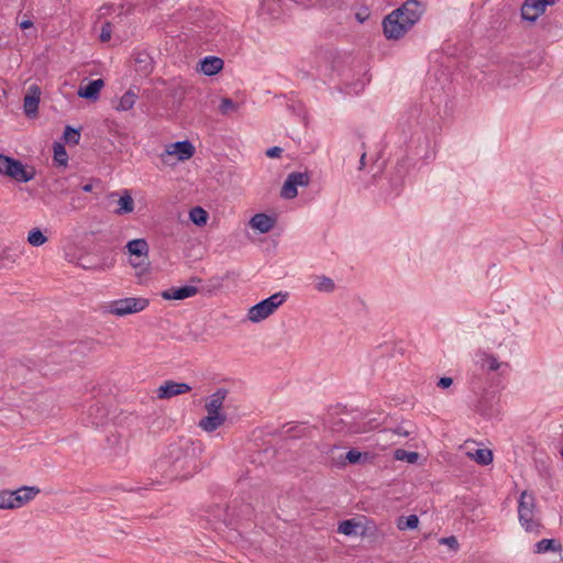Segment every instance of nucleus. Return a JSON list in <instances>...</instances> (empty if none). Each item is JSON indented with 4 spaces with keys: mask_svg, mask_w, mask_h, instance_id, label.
Listing matches in <instances>:
<instances>
[{
    "mask_svg": "<svg viewBox=\"0 0 563 563\" xmlns=\"http://www.w3.org/2000/svg\"><path fill=\"white\" fill-rule=\"evenodd\" d=\"M198 467L196 449L190 440L172 443L156 462V468L165 478H188Z\"/></svg>",
    "mask_w": 563,
    "mask_h": 563,
    "instance_id": "f257e3e1",
    "label": "nucleus"
},
{
    "mask_svg": "<svg viewBox=\"0 0 563 563\" xmlns=\"http://www.w3.org/2000/svg\"><path fill=\"white\" fill-rule=\"evenodd\" d=\"M426 5L419 0H406L401 7L393 10L383 20V32L387 40H400L421 19Z\"/></svg>",
    "mask_w": 563,
    "mask_h": 563,
    "instance_id": "f03ea898",
    "label": "nucleus"
},
{
    "mask_svg": "<svg viewBox=\"0 0 563 563\" xmlns=\"http://www.w3.org/2000/svg\"><path fill=\"white\" fill-rule=\"evenodd\" d=\"M518 519L521 527L530 533H540L542 525L532 493L523 490L518 500Z\"/></svg>",
    "mask_w": 563,
    "mask_h": 563,
    "instance_id": "7ed1b4c3",
    "label": "nucleus"
},
{
    "mask_svg": "<svg viewBox=\"0 0 563 563\" xmlns=\"http://www.w3.org/2000/svg\"><path fill=\"white\" fill-rule=\"evenodd\" d=\"M0 175L19 183H27L35 177V169L23 165L19 159L0 154Z\"/></svg>",
    "mask_w": 563,
    "mask_h": 563,
    "instance_id": "20e7f679",
    "label": "nucleus"
},
{
    "mask_svg": "<svg viewBox=\"0 0 563 563\" xmlns=\"http://www.w3.org/2000/svg\"><path fill=\"white\" fill-rule=\"evenodd\" d=\"M150 305L148 299L143 297H126L111 301L106 307V312L117 317H124L143 311Z\"/></svg>",
    "mask_w": 563,
    "mask_h": 563,
    "instance_id": "39448f33",
    "label": "nucleus"
},
{
    "mask_svg": "<svg viewBox=\"0 0 563 563\" xmlns=\"http://www.w3.org/2000/svg\"><path fill=\"white\" fill-rule=\"evenodd\" d=\"M287 298V294L276 292L271 297L252 306L247 312V319L252 322H261L268 318L274 311L282 306Z\"/></svg>",
    "mask_w": 563,
    "mask_h": 563,
    "instance_id": "423d86ee",
    "label": "nucleus"
},
{
    "mask_svg": "<svg viewBox=\"0 0 563 563\" xmlns=\"http://www.w3.org/2000/svg\"><path fill=\"white\" fill-rule=\"evenodd\" d=\"M125 250L131 256L130 264L134 268H142V271L146 269L148 266V252L150 246L146 240L144 239H134L126 243Z\"/></svg>",
    "mask_w": 563,
    "mask_h": 563,
    "instance_id": "0eeeda50",
    "label": "nucleus"
},
{
    "mask_svg": "<svg viewBox=\"0 0 563 563\" xmlns=\"http://www.w3.org/2000/svg\"><path fill=\"white\" fill-rule=\"evenodd\" d=\"M309 175L307 173L294 172L290 173L280 190V196L284 199H294L298 195V186H308Z\"/></svg>",
    "mask_w": 563,
    "mask_h": 563,
    "instance_id": "6e6552de",
    "label": "nucleus"
},
{
    "mask_svg": "<svg viewBox=\"0 0 563 563\" xmlns=\"http://www.w3.org/2000/svg\"><path fill=\"white\" fill-rule=\"evenodd\" d=\"M556 0H525L521 7L523 20L534 22L542 15L548 5L554 4Z\"/></svg>",
    "mask_w": 563,
    "mask_h": 563,
    "instance_id": "1a4fd4ad",
    "label": "nucleus"
},
{
    "mask_svg": "<svg viewBox=\"0 0 563 563\" xmlns=\"http://www.w3.org/2000/svg\"><path fill=\"white\" fill-rule=\"evenodd\" d=\"M191 390V386L187 383H178L172 379L165 380L157 389L156 397L161 400L170 399L176 396L187 394Z\"/></svg>",
    "mask_w": 563,
    "mask_h": 563,
    "instance_id": "9d476101",
    "label": "nucleus"
},
{
    "mask_svg": "<svg viewBox=\"0 0 563 563\" xmlns=\"http://www.w3.org/2000/svg\"><path fill=\"white\" fill-rule=\"evenodd\" d=\"M195 154V146L189 141H178L166 146L162 154L163 161L165 156H176L178 161H187Z\"/></svg>",
    "mask_w": 563,
    "mask_h": 563,
    "instance_id": "9b49d317",
    "label": "nucleus"
},
{
    "mask_svg": "<svg viewBox=\"0 0 563 563\" xmlns=\"http://www.w3.org/2000/svg\"><path fill=\"white\" fill-rule=\"evenodd\" d=\"M228 389L218 388L214 393H212L205 402V409L207 413H213L218 416H227L223 412V406L225 398L228 397Z\"/></svg>",
    "mask_w": 563,
    "mask_h": 563,
    "instance_id": "f8f14e48",
    "label": "nucleus"
},
{
    "mask_svg": "<svg viewBox=\"0 0 563 563\" xmlns=\"http://www.w3.org/2000/svg\"><path fill=\"white\" fill-rule=\"evenodd\" d=\"M118 199L115 200L118 208L113 211L118 216L129 214L134 211V200L128 189L123 190L121 195L113 191L108 195L109 199Z\"/></svg>",
    "mask_w": 563,
    "mask_h": 563,
    "instance_id": "ddd939ff",
    "label": "nucleus"
},
{
    "mask_svg": "<svg viewBox=\"0 0 563 563\" xmlns=\"http://www.w3.org/2000/svg\"><path fill=\"white\" fill-rule=\"evenodd\" d=\"M40 98V87L37 85H31L23 99V109L27 117L35 115L37 113Z\"/></svg>",
    "mask_w": 563,
    "mask_h": 563,
    "instance_id": "4468645a",
    "label": "nucleus"
},
{
    "mask_svg": "<svg viewBox=\"0 0 563 563\" xmlns=\"http://www.w3.org/2000/svg\"><path fill=\"white\" fill-rule=\"evenodd\" d=\"M14 509L20 508L27 504L40 493V489L34 486H22L15 490H11Z\"/></svg>",
    "mask_w": 563,
    "mask_h": 563,
    "instance_id": "2eb2a0df",
    "label": "nucleus"
},
{
    "mask_svg": "<svg viewBox=\"0 0 563 563\" xmlns=\"http://www.w3.org/2000/svg\"><path fill=\"white\" fill-rule=\"evenodd\" d=\"M198 294V288L196 286H183V287H172L162 292V297L165 300H184L186 298L194 297Z\"/></svg>",
    "mask_w": 563,
    "mask_h": 563,
    "instance_id": "dca6fc26",
    "label": "nucleus"
},
{
    "mask_svg": "<svg viewBox=\"0 0 563 563\" xmlns=\"http://www.w3.org/2000/svg\"><path fill=\"white\" fill-rule=\"evenodd\" d=\"M223 59L217 56H207L199 63V70L207 75L213 76L223 69Z\"/></svg>",
    "mask_w": 563,
    "mask_h": 563,
    "instance_id": "f3484780",
    "label": "nucleus"
},
{
    "mask_svg": "<svg viewBox=\"0 0 563 563\" xmlns=\"http://www.w3.org/2000/svg\"><path fill=\"white\" fill-rule=\"evenodd\" d=\"M411 431L405 430L402 427H398L394 430H383L377 434V444H380L382 448H386L387 445L396 443L394 441L395 437H409Z\"/></svg>",
    "mask_w": 563,
    "mask_h": 563,
    "instance_id": "a211bd4d",
    "label": "nucleus"
},
{
    "mask_svg": "<svg viewBox=\"0 0 563 563\" xmlns=\"http://www.w3.org/2000/svg\"><path fill=\"white\" fill-rule=\"evenodd\" d=\"M104 82L102 79H95L88 82L86 86H80L77 95L80 98L88 100H97L100 93V90L103 88Z\"/></svg>",
    "mask_w": 563,
    "mask_h": 563,
    "instance_id": "6ab92c4d",
    "label": "nucleus"
},
{
    "mask_svg": "<svg viewBox=\"0 0 563 563\" xmlns=\"http://www.w3.org/2000/svg\"><path fill=\"white\" fill-rule=\"evenodd\" d=\"M227 421V416H218L213 413H207L206 417L201 418L198 422V427L205 432L211 433L222 427Z\"/></svg>",
    "mask_w": 563,
    "mask_h": 563,
    "instance_id": "aec40b11",
    "label": "nucleus"
},
{
    "mask_svg": "<svg viewBox=\"0 0 563 563\" xmlns=\"http://www.w3.org/2000/svg\"><path fill=\"white\" fill-rule=\"evenodd\" d=\"M274 224L275 220L265 213H256L250 220V225L261 233L269 232L274 228Z\"/></svg>",
    "mask_w": 563,
    "mask_h": 563,
    "instance_id": "412c9836",
    "label": "nucleus"
},
{
    "mask_svg": "<svg viewBox=\"0 0 563 563\" xmlns=\"http://www.w3.org/2000/svg\"><path fill=\"white\" fill-rule=\"evenodd\" d=\"M467 455L481 465H488L493 462V452L488 449H475L467 452Z\"/></svg>",
    "mask_w": 563,
    "mask_h": 563,
    "instance_id": "4be33fe9",
    "label": "nucleus"
},
{
    "mask_svg": "<svg viewBox=\"0 0 563 563\" xmlns=\"http://www.w3.org/2000/svg\"><path fill=\"white\" fill-rule=\"evenodd\" d=\"M561 550V544L554 539H542L536 543L534 553L556 552Z\"/></svg>",
    "mask_w": 563,
    "mask_h": 563,
    "instance_id": "5701e85b",
    "label": "nucleus"
},
{
    "mask_svg": "<svg viewBox=\"0 0 563 563\" xmlns=\"http://www.w3.org/2000/svg\"><path fill=\"white\" fill-rule=\"evenodd\" d=\"M136 99H137V95L130 89L120 98V101H119L118 106L115 107V109L118 111L131 110L133 108V106L135 104Z\"/></svg>",
    "mask_w": 563,
    "mask_h": 563,
    "instance_id": "b1692460",
    "label": "nucleus"
},
{
    "mask_svg": "<svg viewBox=\"0 0 563 563\" xmlns=\"http://www.w3.org/2000/svg\"><path fill=\"white\" fill-rule=\"evenodd\" d=\"M47 236L38 228H33L27 233V243L32 246H42L47 242Z\"/></svg>",
    "mask_w": 563,
    "mask_h": 563,
    "instance_id": "393cba45",
    "label": "nucleus"
},
{
    "mask_svg": "<svg viewBox=\"0 0 563 563\" xmlns=\"http://www.w3.org/2000/svg\"><path fill=\"white\" fill-rule=\"evenodd\" d=\"M209 218L208 212L201 207H195L189 211V219L199 227L207 223Z\"/></svg>",
    "mask_w": 563,
    "mask_h": 563,
    "instance_id": "a878e982",
    "label": "nucleus"
},
{
    "mask_svg": "<svg viewBox=\"0 0 563 563\" xmlns=\"http://www.w3.org/2000/svg\"><path fill=\"white\" fill-rule=\"evenodd\" d=\"M418 525H419V518L416 515H410L408 517L402 516V517H399L397 520V528L399 530H407V529L413 530L418 527Z\"/></svg>",
    "mask_w": 563,
    "mask_h": 563,
    "instance_id": "bb28decb",
    "label": "nucleus"
},
{
    "mask_svg": "<svg viewBox=\"0 0 563 563\" xmlns=\"http://www.w3.org/2000/svg\"><path fill=\"white\" fill-rule=\"evenodd\" d=\"M53 151H54V161L58 165L66 166L67 161H68V155H67V152H66L64 145L60 143H55L53 146Z\"/></svg>",
    "mask_w": 563,
    "mask_h": 563,
    "instance_id": "cd10ccee",
    "label": "nucleus"
},
{
    "mask_svg": "<svg viewBox=\"0 0 563 563\" xmlns=\"http://www.w3.org/2000/svg\"><path fill=\"white\" fill-rule=\"evenodd\" d=\"M394 457L398 461H406L413 464L418 461L419 454L417 452H408L402 449H397L394 453Z\"/></svg>",
    "mask_w": 563,
    "mask_h": 563,
    "instance_id": "c85d7f7f",
    "label": "nucleus"
},
{
    "mask_svg": "<svg viewBox=\"0 0 563 563\" xmlns=\"http://www.w3.org/2000/svg\"><path fill=\"white\" fill-rule=\"evenodd\" d=\"M479 357L482 365H486L488 371L495 372L501 366V363L494 355L483 353Z\"/></svg>",
    "mask_w": 563,
    "mask_h": 563,
    "instance_id": "c756f323",
    "label": "nucleus"
},
{
    "mask_svg": "<svg viewBox=\"0 0 563 563\" xmlns=\"http://www.w3.org/2000/svg\"><path fill=\"white\" fill-rule=\"evenodd\" d=\"M0 509H14L11 490H0Z\"/></svg>",
    "mask_w": 563,
    "mask_h": 563,
    "instance_id": "7c9ffc66",
    "label": "nucleus"
},
{
    "mask_svg": "<svg viewBox=\"0 0 563 563\" xmlns=\"http://www.w3.org/2000/svg\"><path fill=\"white\" fill-rule=\"evenodd\" d=\"M238 110V104L233 102L230 98H223L219 106V111L223 115H228L231 112H234Z\"/></svg>",
    "mask_w": 563,
    "mask_h": 563,
    "instance_id": "2f4dec72",
    "label": "nucleus"
},
{
    "mask_svg": "<svg viewBox=\"0 0 563 563\" xmlns=\"http://www.w3.org/2000/svg\"><path fill=\"white\" fill-rule=\"evenodd\" d=\"M64 140L67 143L78 144L80 140V133L78 130L67 125L64 131Z\"/></svg>",
    "mask_w": 563,
    "mask_h": 563,
    "instance_id": "473e14b6",
    "label": "nucleus"
},
{
    "mask_svg": "<svg viewBox=\"0 0 563 563\" xmlns=\"http://www.w3.org/2000/svg\"><path fill=\"white\" fill-rule=\"evenodd\" d=\"M316 288L319 291H325L331 292L334 289V283L331 278L322 276L318 278V283L316 285Z\"/></svg>",
    "mask_w": 563,
    "mask_h": 563,
    "instance_id": "72a5a7b5",
    "label": "nucleus"
},
{
    "mask_svg": "<svg viewBox=\"0 0 563 563\" xmlns=\"http://www.w3.org/2000/svg\"><path fill=\"white\" fill-rule=\"evenodd\" d=\"M357 523L353 520H344L339 525L338 531L344 536H351L355 532Z\"/></svg>",
    "mask_w": 563,
    "mask_h": 563,
    "instance_id": "f704fd0d",
    "label": "nucleus"
},
{
    "mask_svg": "<svg viewBox=\"0 0 563 563\" xmlns=\"http://www.w3.org/2000/svg\"><path fill=\"white\" fill-rule=\"evenodd\" d=\"M111 33H112V26L109 22H106L101 27V32L99 35L100 41L103 43L110 41Z\"/></svg>",
    "mask_w": 563,
    "mask_h": 563,
    "instance_id": "c9c22d12",
    "label": "nucleus"
},
{
    "mask_svg": "<svg viewBox=\"0 0 563 563\" xmlns=\"http://www.w3.org/2000/svg\"><path fill=\"white\" fill-rule=\"evenodd\" d=\"M361 456H362L361 452H358L356 450H350L346 453V460L351 464L357 463L361 460Z\"/></svg>",
    "mask_w": 563,
    "mask_h": 563,
    "instance_id": "e433bc0d",
    "label": "nucleus"
},
{
    "mask_svg": "<svg viewBox=\"0 0 563 563\" xmlns=\"http://www.w3.org/2000/svg\"><path fill=\"white\" fill-rule=\"evenodd\" d=\"M440 543H442V544H446V545H449V547H450L451 549H453V550H457V548H459L457 540H456V538H455V537H453V536H452V537H448V538H442V539L440 540Z\"/></svg>",
    "mask_w": 563,
    "mask_h": 563,
    "instance_id": "4c0bfd02",
    "label": "nucleus"
},
{
    "mask_svg": "<svg viewBox=\"0 0 563 563\" xmlns=\"http://www.w3.org/2000/svg\"><path fill=\"white\" fill-rule=\"evenodd\" d=\"M453 384V379L451 377H441L439 380H438V384L437 386L441 389H448L449 387H451Z\"/></svg>",
    "mask_w": 563,
    "mask_h": 563,
    "instance_id": "58836bf2",
    "label": "nucleus"
},
{
    "mask_svg": "<svg viewBox=\"0 0 563 563\" xmlns=\"http://www.w3.org/2000/svg\"><path fill=\"white\" fill-rule=\"evenodd\" d=\"M282 152H283V150H282L280 147H278V146H274V147H271V148H268V150L266 151V155H267L268 157H272V158H274V157H279V156H280V154H282Z\"/></svg>",
    "mask_w": 563,
    "mask_h": 563,
    "instance_id": "ea45409f",
    "label": "nucleus"
},
{
    "mask_svg": "<svg viewBox=\"0 0 563 563\" xmlns=\"http://www.w3.org/2000/svg\"><path fill=\"white\" fill-rule=\"evenodd\" d=\"M11 249L10 247H7L5 250H3V253H2V258L4 260H9V261H12V262H15L18 255L14 254V256L11 254Z\"/></svg>",
    "mask_w": 563,
    "mask_h": 563,
    "instance_id": "a19ab883",
    "label": "nucleus"
},
{
    "mask_svg": "<svg viewBox=\"0 0 563 563\" xmlns=\"http://www.w3.org/2000/svg\"><path fill=\"white\" fill-rule=\"evenodd\" d=\"M33 25V22L31 20H23L21 23H20V26L21 29L25 30V29H29Z\"/></svg>",
    "mask_w": 563,
    "mask_h": 563,
    "instance_id": "79ce46f5",
    "label": "nucleus"
},
{
    "mask_svg": "<svg viewBox=\"0 0 563 563\" xmlns=\"http://www.w3.org/2000/svg\"><path fill=\"white\" fill-rule=\"evenodd\" d=\"M365 159H366V153L363 152L362 155H361V159H360V169H362L364 167Z\"/></svg>",
    "mask_w": 563,
    "mask_h": 563,
    "instance_id": "37998d69",
    "label": "nucleus"
},
{
    "mask_svg": "<svg viewBox=\"0 0 563 563\" xmlns=\"http://www.w3.org/2000/svg\"><path fill=\"white\" fill-rule=\"evenodd\" d=\"M103 418H104V410H102V415L100 416V418H97L96 420H93L92 423L98 426L103 422Z\"/></svg>",
    "mask_w": 563,
    "mask_h": 563,
    "instance_id": "c03bdc74",
    "label": "nucleus"
},
{
    "mask_svg": "<svg viewBox=\"0 0 563 563\" xmlns=\"http://www.w3.org/2000/svg\"><path fill=\"white\" fill-rule=\"evenodd\" d=\"M82 190L85 192H90L92 190V185L91 184H86L82 186Z\"/></svg>",
    "mask_w": 563,
    "mask_h": 563,
    "instance_id": "a18cd8bd",
    "label": "nucleus"
},
{
    "mask_svg": "<svg viewBox=\"0 0 563 563\" xmlns=\"http://www.w3.org/2000/svg\"><path fill=\"white\" fill-rule=\"evenodd\" d=\"M356 19H357L360 22H363V21H364V19H363V18H362V15H360V14H356Z\"/></svg>",
    "mask_w": 563,
    "mask_h": 563,
    "instance_id": "49530a36",
    "label": "nucleus"
},
{
    "mask_svg": "<svg viewBox=\"0 0 563 563\" xmlns=\"http://www.w3.org/2000/svg\"><path fill=\"white\" fill-rule=\"evenodd\" d=\"M561 456H562V459H563V449L561 450Z\"/></svg>",
    "mask_w": 563,
    "mask_h": 563,
    "instance_id": "de8ad7c7",
    "label": "nucleus"
}]
</instances>
